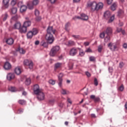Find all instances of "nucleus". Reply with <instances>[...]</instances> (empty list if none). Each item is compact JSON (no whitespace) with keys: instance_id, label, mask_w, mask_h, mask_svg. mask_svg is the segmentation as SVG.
Wrapping results in <instances>:
<instances>
[{"instance_id":"nucleus-1","label":"nucleus","mask_w":127,"mask_h":127,"mask_svg":"<svg viewBox=\"0 0 127 127\" xmlns=\"http://www.w3.org/2000/svg\"><path fill=\"white\" fill-rule=\"evenodd\" d=\"M104 6V4L102 2L97 3L96 1L89 2L87 3V7H90L91 11H98L102 9Z\"/></svg>"},{"instance_id":"nucleus-2","label":"nucleus","mask_w":127,"mask_h":127,"mask_svg":"<svg viewBox=\"0 0 127 127\" xmlns=\"http://www.w3.org/2000/svg\"><path fill=\"white\" fill-rule=\"evenodd\" d=\"M33 91L35 95H37V98L39 101H43L45 99V94L40 88L38 84L34 85Z\"/></svg>"},{"instance_id":"nucleus-3","label":"nucleus","mask_w":127,"mask_h":127,"mask_svg":"<svg viewBox=\"0 0 127 127\" xmlns=\"http://www.w3.org/2000/svg\"><path fill=\"white\" fill-rule=\"evenodd\" d=\"M45 38L48 43H49L50 44H52L54 42V37H53V34H52L47 33Z\"/></svg>"},{"instance_id":"nucleus-4","label":"nucleus","mask_w":127,"mask_h":127,"mask_svg":"<svg viewBox=\"0 0 127 127\" xmlns=\"http://www.w3.org/2000/svg\"><path fill=\"white\" fill-rule=\"evenodd\" d=\"M108 47H109L111 51H117V50L119 49V44L117 43H110L108 44Z\"/></svg>"},{"instance_id":"nucleus-5","label":"nucleus","mask_w":127,"mask_h":127,"mask_svg":"<svg viewBox=\"0 0 127 127\" xmlns=\"http://www.w3.org/2000/svg\"><path fill=\"white\" fill-rule=\"evenodd\" d=\"M39 1L38 0H34L32 2H29L27 3V7L29 9H33V6L34 5H37Z\"/></svg>"},{"instance_id":"nucleus-6","label":"nucleus","mask_w":127,"mask_h":127,"mask_svg":"<svg viewBox=\"0 0 127 127\" xmlns=\"http://www.w3.org/2000/svg\"><path fill=\"white\" fill-rule=\"evenodd\" d=\"M18 6H20V12H25L26 9H27V7L26 6L22 5V1H20L18 3Z\"/></svg>"},{"instance_id":"nucleus-7","label":"nucleus","mask_w":127,"mask_h":127,"mask_svg":"<svg viewBox=\"0 0 127 127\" xmlns=\"http://www.w3.org/2000/svg\"><path fill=\"white\" fill-rule=\"evenodd\" d=\"M78 49L79 48H72L69 51V55L70 56H75L78 54Z\"/></svg>"},{"instance_id":"nucleus-8","label":"nucleus","mask_w":127,"mask_h":127,"mask_svg":"<svg viewBox=\"0 0 127 127\" xmlns=\"http://www.w3.org/2000/svg\"><path fill=\"white\" fill-rule=\"evenodd\" d=\"M24 64L26 66H29V69H32L33 68V63L31 61L25 60L24 61Z\"/></svg>"},{"instance_id":"nucleus-9","label":"nucleus","mask_w":127,"mask_h":127,"mask_svg":"<svg viewBox=\"0 0 127 127\" xmlns=\"http://www.w3.org/2000/svg\"><path fill=\"white\" fill-rule=\"evenodd\" d=\"M63 76H64V74L63 73H60L59 75L58 76V81H59V86L60 87H62V82H63Z\"/></svg>"},{"instance_id":"nucleus-10","label":"nucleus","mask_w":127,"mask_h":127,"mask_svg":"<svg viewBox=\"0 0 127 127\" xmlns=\"http://www.w3.org/2000/svg\"><path fill=\"white\" fill-rule=\"evenodd\" d=\"M56 32V30L53 29V26H49L47 29V33L50 34H55Z\"/></svg>"},{"instance_id":"nucleus-11","label":"nucleus","mask_w":127,"mask_h":127,"mask_svg":"<svg viewBox=\"0 0 127 127\" xmlns=\"http://www.w3.org/2000/svg\"><path fill=\"white\" fill-rule=\"evenodd\" d=\"M15 77L14 75V73L10 72L7 74V79L8 81H10L11 80H13Z\"/></svg>"},{"instance_id":"nucleus-12","label":"nucleus","mask_w":127,"mask_h":127,"mask_svg":"<svg viewBox=\"0 0 127 127\" xmlns=\"http://www.w3.org/2000/svg\"><path fill=\"white\" fill-rule=\"evenodd\" d=\"M19 30L20 33H26V31H27V28L23 25L22 27H20Z\"/></svg>"},{"instance_id":"nucleus-13","label":"nucleus","mask_w":127,"mask_h":127,"mask_svg":"<svg viewBox=\"0 0 127 127\" xmlns=\"http://www.w3.org/2000/svg\"><path fill=\"white\" fill-rule=\"evenodd\" d=\"M106 35H111L113 33V29L111 27H108L105 31H104Z\"/></svg>"},{"instance_id":"nucleus-14","label":"nucleus","mask_w":127,"mask_h":127,"mask_svg":"<svg viewBox=\"0 0 127 127\" xmlns=\"http://www.w3.org/2000/svg\"><path fill=\"white\" fill-rule=\"evenodd\" d=\"M4 68L5 70H9L11 68V65L8 62H6L4 65Z\"/></svg>"},{"instance_id":"nucleus-15","label":"nucleus","mask_w":127,"mask_h":127,"mask_svg":"<svg viewBox=\"0 0 127 127\" xmlns=\"http://www.w3.org/2000/svg\"><path fill=\"white\" fill-rule=\"evenodd\" d=\"M6 42L8 45H12V44H13V42H14V41L13 40V39L10 38L7 39Z\"/></svg>"},{"instance_id":"nucleus-16","label":"nucleus","mask_w":127,"mask_h":127,"mask_svg":"<svg viewBox=\"0 0 127 127\" xmlns=\"http://www.w3.org/2000/svg\"><path fill=\"white\" fill-rule=\"evenodd\" d=\"M81 19L82 20H88L89 17L86 14L82 13L80 14Z\"/></svg>"},{"instance_id":"nucleus-17","label":"nucleus","mask_w":127,"mask_h":127,"mask_svg":"<svg viewBox=\"0 0 127 127\" xmlns=\"http://www.w3.org/2000/svg\"><path fill=\"white\" fill-rule=\"evenodd\" d=\"M21 26V24L19 22H16L14 25L15 29H19Z\"/></svg>"},{"instance_id":"nucleus-18","label":"nucleus","mask_w":127,"mask_h":127,"mask_svg":"<svg viewBox=\"0 0 127 127\" xmlns=\"http://www.w3.org/2000/svg\"><path fill=\"white\" fill-rule=\"evenodd\" d=\"M14 72L16 75H20L21 74V69H20V67H17L14 69Z\"/></svg>"},{"instance_id":"nucleus-19","label":"nucleus","mask_w":127,"mask_h":127,"mask_svg":"<svg viewBox=\"0 0 127 127\" xmlns=\"http://www.w3.org/2000/svg\"><path fill=\"white\" fill-rule=\"evenodd\" d=\"M62 66V63H57L56 64H55V71H56V70H57V69H59L60 68H61V67Z\"/></svg>"},{"instance_id":"nucleus-20","label":"nucleus","mask_w":127,"mask_h":127,"mask_svg":"<svg viewBox=\"0 0 127 127\" xmlns=\"http://www.w3.org/2000/svg\"><path fill=\"white\" fill-rule=\"evenodd\" d=\"M104 17L106 19L111 17V12L110 11H107L104 13Z\"/></svg>"},{"instance_id":"nucleus-21","label":"nucleus","mask_w":127,"mask_h":127,"mask_svg":"<svg viewBox=\"0 0 127 127\" xmlns=\"http://www.w3.org/2000/svg\"><path fill=\"white\" fill-rule=\"evenodd\" d=\"M61 93V94H62V95H69V94H70L69 91L66 90V89H64L63 88L62 89Z\"/></svg>"},{"instance_id":"nucleus-22","label":"nucleus","mask_w":127,"mask_h":127,"mask_svg":"<svg viewBox=\"0 0 127 127\" xmlns=\"http://www.w3.org/2000/svg\"><path fill=\"white\" fill-rule=\"evenodd\" d=\"M23 25L27 28L31 25V22L30 21H26L24 22Z\"/></svg>"},{"instance_id":"nucleus-23","label":"nucleus","mask_w":127,"mask_h":127,"mask_svg":"<svg viewBox=\"0 0 127 127\" xmlns=\"http://www.w3.org/2000/svg\"><path fill=\"white\" fill-rule=\"evenodd\" d=\"M40 44L41 46H43V47H47L48 46V44L44 40L42 41Z\"/></svg>"},{"instance_id":"nucleus-24","label":"nucleus","mask_w":127,"mask_h":127,"mask_svg":"<svg viewBox=\"0 0 127 127\" xmlns=\"http://www.w3.org/2000/svg\"><path fill=\"white\" fill-rule=\"evenodd\" d=\"M9 0H3V3L4 4V6L5 8H7L8 7V2Z\"/></svg>"},{"instance_id":"nucleus-25","label":"nucleus","mask_w":127,"mask_h":127,"mask_svg":"<svg viewBox=\"0 0 127 127\" xmlns=\"http://www.w3.org/2000/svg\"><path fill=\"white\" fill-rule=\"evenodd\" d=\"M33 35H34L33 34V33L31 31H29L27 34V38H29L30 39H31V38H32V37H33Z\"/></svg>"},{"instance_id":"nucleus-26","label":"nucleus","mask_w":127,"mask_h":127,"mask_svg":"<svg viewBox=\"0 0 127 127\" xmlns=\"http://www.w3.org/2000/svg\"><path fill=\"white\" fill-rule=\"evenodd\" d=\"M67 46H74L75 45V42L73 41H69L66 43Z\"/></svg>"},{"instance_id":"nucleus-27","label":"nucleus","mask_w":127,"mask_h":127,"mask_svg":"<svg viewBox=\"0 0 127 127\" xmlns=\"http://www.w3.org/2000/svg\"><path fill=\"white\" fill-rule=\"evenodd\" d=\"M17 51H19L20 53L21 54H25V50H23L22 48H20V47H19L17 49Z\"/></svg>"},{"instance_id":"nucleus-28","label":"nucleus","mask_w":127,"mask_h":127,"mask_svg":"<svg viewBox=\"0 0 127 127\" xmlns=\"http://www.w3.org/2000/svg\"><path fill=\"white\" fill-rule=\"evenodd\" d=\"M52 49L57 53V52H58V51H59L60 50V47L58 46H56L54 47Z\"/></svg>"},{"instance_id":"nucleus-29","label":"nucleus","mask_w":127,"mask_h":127,"mask_svg":"<svg viewBox=\"0 0 127 127\" xmlns=\"http://www.w3.org/2000/svg\"><path fill=\"white\" fill-rule=\"evenodd\" d=\"M111 40V38L110 37V35H107L104 39L105 42H109Z\"/></svg>"},{"instance_id":"nucleus-30","label":"nucleus","mask_w":127,"mask_h":127,"mask_svg":"<svg viewBox=\"0 0 127 127\" xmlns=\"http://www.w3.org/2000/svg\"><path fill=\"white\" fill-rule=\"evenodd\" d=\"M31 31L34 35H36L38 33V30L35 28H33Z\"/></svg>"},{"instance_id":"nucleus-31","label":"nucleus","mask_w":127,"mask_h":127,"mask_svg":"<svg viewBox=\"0 0 127 127\" xmlns=\"http://www.w3.org/2000/svg\"><path fill=\"white\" fill-rule=\"evenodd\" d=\"M11 11L13 14H15L16 12H17V8L16 7H13L11 9Z\"/></svg>"},{"instance_id":"nucleus-32","label":"nucleus","mask_w":127,"mask_h":127,"mask_svg":"<svg viewBox=\"0 0 127 127\" xmlns=\"http://www.w3.org/2000/svg\"><path fill=\"white\" fill-rule=\"evenodd\" d=\"M79 50V55L80 56H81V57L84 56V55H85V52H84L83 51H82V50H81L80 48H78Z\"/></svg>"},{"instance_id":"nucleus-33","label":"nucleus","mask_w":127,"mask_h":127,"mask_svg":"<svg viewBox=\"0 0 127 127\" xmlns=\"http://www.w3.org/2000/svg\"><path fill=\"white\" fill-rule=\"evenodd\" d=\"M117 3H114L111 7L112 10H116V8H117Z\"/></svg>"},{"instance_id":"nucleus-34","label":"nucleus","mask_w":127,"mask_h":127,"mask_svg":"<svg viewBox=\"0 0 127 127\" xmlns=\"http://www.w3.org/2000/svg\"><path fill=\"white\" fill-rule=\"evenodd\" d=\"M57 53L54 51L52 49H51L50 52V56H52L53 57L56 55Z\"/></svg>"},{"instance_id":"nucleus-35","label":"nucleus","mask_w":127,"mask_h":127,"mask_svg":"<svg viewBox=\"0 0 127 127\" xmlns=\"http://www.w3.org/2000/svg\"><path fill=\"white\" fill-rule=\"evenodd\" d=\"M7 17H8V15L7 13H5L4 14L2 15L3 21H5V20L7 19Z\"/></svg>"},{"instance_id":"nucleus-36","label":"nucleus","mask_w":127,"mask_h":127,"mask_svg":"<svg viewBox=\"0 0 127 127\" xmlns=\"http://www.w3.org/2000/svg\"><path fill=\"white\" fill-rule=\"evenodd\" d=\"M30 83H31V80H30V78H27L25 82V83L26 84V85H30Z\"/></svg>"},{"instance_id":"nucleus-37","label":"nucleus","mask_w":127,"mask_h":127,"mask_svg":"<svg viewBox=\"0 0 127 127\" xmlns=\"http://www.w3.org/2000/svg\"><path fill=\"white\" fill-rule=\"evenodd\" d=\"M18 103L20 105H25V104H26V102L24 100H19L18 101Z\"/></svg>"},{"instance_id":"nucleus-38","label":"nucleus","mask_w":127,"mask_h":127,"mask_svg":"<svg viewBox=\"0 0 127 127\" xmlns=\"http://www.w3.org/2000/svg\"><path fill=\"white\" fill-rule=\"evenodd\" d=\"M103 46L102 45H100L98 46V51L99 52V53H101L102 52V50H103Z\"/></svg>"},{"instance_id":"nucleus-39","label":"nucleus","mask_w":127,"mask_h":127,"mask_svg":"<svg viewBox=\"0 0 127 127\" xmlns=\"http://www.w3.org/2000/svg\"><path fill=\"white\" fill-rule=\"evenodd\" d=\"M124 14V11L123 10H119L118 12V16H122Z\"/></svg>"},{"instance_id":"nucleus-40","label":"nucleus","mask_w":127,"mask_h":127,"mask_svg":"<svg viewBox=\"0 0 127 127\" xmlns=\"http://www.w3.org/2000/svg\"><path fill=\"white\" fill-rule=\"evenodd\" d=\"M9 91H10L11 92H15L16 89L14 87L11 86L9 87Z\"/></svg>"},{"instance_id":"nucleus-41","label":"nucleus","mask_w":127,"mask_h":127,"mask_svg":"<svg viewBox=\"0 0 127 127\" xmlns=\"http://www.w3.org/2000/svg\"><path fill=\"white\" fill-rule=\"evenodd\" d=\"M115 20V15H113L112 16H111L110 18V19L108 21V22L109 23H111V22H113V21H114V20Z\"/></svg>"},{"instance_id":"nucleus-42","label":"nucleus","mask_w":127,"mask_h":127,"mask_svg":"<svg viewBox=\"0 0 127 127\" xmlns=\"http://www.w3.org/2000/svg\"><path fill=\"white\" fill-rule=\"evenodd\" d=\"M105 35H106V32L104 31L103 33H101L100 35V38H104Z\"/></svg>"},{"instance_id":"nucleus-43","label":"nucleus","mask_w":127,"mask_h":127,"mask_svg":"<svg viewBox=\"0 0 127 127\" xmlns=\"http://www.w3.org/2000/svg\"><path fill=\"white\" fill-rule=\"evenodd\" d=\"M124 85H121L119 88H118V90L119 91H121V92H123V91H124Z\"/></svg>"},{"instance_id":"nucleus-44","label":"nucleus","mask_w":127,"mask_h":127,"mask_svg":"<svg viewBox=\"0 0 127 127\" xmlns=\"http://www.w3.org/2000/svg\"><path fill=\"white\" fill-rule=\"evenodd\" d=\"M49 104L51 105H53L55 103V99H51L49 101Z\"/></svg>"},{"instance_id":"nucleus-45","label":"nucleus","mask_w":127,"mask_h":127,"mask_svg":"<svg viewBox=\"0 0 127 127\" xmlns=\"http://www.w3.org/2000/svg\"><path fill=\"white\" fill-rule=\"evenodd\" d=\"M49 83L50 84H51V85H55V81L52 80V79H51L49 81Z\"/></svg>"},{"instance_id":"nucleus-46","label":"nucleus","mask_w":127,"mask_h":127,"mask_svg":"<svg viewBox=\"0 0 127 127\" xmlns=\"http://www.w3.org/2000/svg\"><path fill=\"white\" fill-rule=\"evenodd\" d=\"M16 4V0H12L11 2V5H15Z\"/></svg>"},{"instance_id":"nucleus-47","label":"nucleus","mask_w":127,"mask_h":127,"mask_svg":"<svg viewBox=\"0 0 127 127\" xmlns=\"http://www.w3.org/2000/svg\"><path fill=\"white\" fill-rule=\"evenodd\" d=\"M73 19L74 20H76V19H81V16H80V17L79 16H75L73 17Z\"/></svg>"},{"instance_id":"nucleus-48","label":"nucleus","mask_w":127,"mask_h":127,"mask_svg":"<svg viewBox=\"0 0 127 127\" xmlns=\"http://www.w3.org/2000/svg\"><path fill=\"white\" fill-rule=\"evenodd\" d=\"M94 85L95 86H98V79L96 78H94Z\"/></svg>"},{"instance_id":"nucleus-49","label":"nucleus","mask_w":127,"mask_h":127,"mask_svg":"<svg viewBox=\"0 0 127 127\" xmlns=\"http://www.w3.org/2000/svg\"><path fill=\"white\" fill-rule=\"evenodd\" d=\"M85 52L87 53H92V50L90 48H88L85 50Z\"/></svg>"},{"instance_id":"nucleus-50","label":"nucleus","mask_w":127,"mask_h":127,"mask_svg":"<svg viewBox=\"0 0 127 127\" xmlns=\"http://www.w3.org/2000/svg\"><path fill=\"white\" fill-rule=\"evenodd\" d=\"M35 14L36 16H38V15H39V11H38L37 9H36L35 10Z\"/></svg>"},{"instance_id":"nucleus-51","label":"nucleus","mask_w":127,"mask_h":127,"mask_svg":"<svg viewBox=\"0 0 127 127\" xmlns=\"http://www.w3.org/2000/svg\"><path fill=\"white\" fill-rule=\"evenodd\" d=\"M22 113H23V109H18L17 111V114H22Z\"/></svg>"},{"instance_id":"nucleus-52","label":"nucleus","mask_w":127,"mask_h":127,"mask_svg":"<svg viewBox=\"0 0 127 127\" xmlns=\"http://www.w3.org/2000/svg\"><path fill=\"white\" fill-rule=\"evenodd\" d=\"M85 74L88 77H91V73H90V72H89L88 71H86Z\"/></svg>"},{"instance_id":"nucleus-53","label":"nucleus","mask_w":127,"mask_h":127,"mask_svg":"<svg viewBox=\"0 0 127 127\" xmlns=\"http://www.w3.org/2000/svg\"><path fill=\"white\" fill-rule=\"evenodd\" d=\"M72 37L75 38V39H79L80 38V36L79 35H72Z\"/></svg>"},{"instance_id":"nucleus-54","label":"nucleus","mask_w":127,"mask_h":127,"mask_svg":"<svg viewBox=\"0 0 127 127\" xmlns=\"http://www.w3.org/2000/svg\"><path fill=\"white\" fill-rule=\"evenodd\" d=\"M100 101V98L99 97H95V99H94V102L95 103H97V102H99Z\"/></svg>"},{"instance_id":"nucleus-55","label":"nucleus","mask_w":127,"mask_h":127,"mask_svg":"<svg viewBox=\"0 0 127 127\" xmlns=\"http://www.w3.org/2000/svg\"><path fill=\"white\" fill-rule=\"evenodd\" d=\"M95 58L94 57H90L89 58L90 61H95Z\"/></svg>"},{"instance_id":"nucleus-56","label":"nucleus","mask_w":127,"mask_h":127,"mask_svg":"<svg viewBox=\"0 0 127 127\" xmlns=\"http://www.w3.org/2000/svg\"><path fill=\"white\" fill-rule=\"evenodd\" d=\"M119 67L120 68H123V67H124V63H120L119 64Z\"/></svg>"},{"instance_id":"nucleus-57","label":"nucleus","mask_w":127,"mask_h":127,"mask_svg":"<svg viewBox=\"0 0 127 127\" xmlns=\"http://www.w3.org/2000/svg\"><path fill=\"white\" fill-rule=\"evenodd\" d=\"M108 4H111L113 2V0H107Z\"/></svg>"},{"instance_id":"nucleus-58","label":"nucleus","mask_w":127,"mask_h":127,"mask_svg":"<svg viewBox=\"0 0 127 127\" xmlns=\"http://www.w3.org/2000/svg\"><path fill=\"white\" fill-rule=\"evenodd\" d=\"M49 1H50L51 3H55L56 1H57V0H48Z\"/></svg>"},{"instance_id":"nucleus-59","label":"nucleus","mask_w":127,"mask_h":127,"mask_svg":"<svg viewBox=\"0 0 127 127\" xmlns=\"http://www.w3.org/2000/svg\"><path fill=\"white\" fill-rule=\"evenodd\" d=\"M109 71L110 73H113V67H109Z\"/></svg>"},{"instance_id":"nucleus-60","label":"nucleus","mask_w":127,"mask_h":127,"mask_svg":"<svg viewBox=\"0 0 127 127\" xmlns=\"http://www.w3.org/2000/svg\"><path fill=\"white\" fill-rule=\"evenodd\" d=\"M59 106L60 108H63V106H64V104L63 103H60L59 104Z\"/></svg>"},{"instance_id":"nucleus-61","label":"nucleus","mask_w":127,"mask_h":127,"mask_svg":"<svg viewBox=\"0 0 127 127\" xmlns=\"http://www.w3.org/2000/svg\"><path fill=\"white\" fill-rule=\"evenodd\" d=\"M12 20H16L17 19V16H14L12 17Z\"/></svg>"},{"instance_id":"nucleus-62","label":"nucleus","mask_w":127,"mask_h":127,"mask_svg":"<svg viewBox=\"0 0 127 127\" xmlns=\"http://www.w3.org/2000/svg\"><path fill=\"white\" fill-rule=\"evenodd\" d=\"M96 98V96L95 95H91L90 99H92V100H95Z\"/></svg>"},{"instance_id":"nucleus-63","label":"nucleus","mask_w":127,"mask_h":127,"mask_svg":"<svg viewBox=\"0 0 127 127\" xmlns=\"http://www.w3.org/2000/svg\"><path fill=\"white\" fill-rule=\"evenodd\" d=\"M39 43H40V42H39V41H38V40L36 41L35 42V45H38L39 44Z\"/></svg>"},{"instance_id":"nucleus-64","label":"nucleus","mask_w":127,"mask_h":127,"mask_svg":"<svg viewBox=\"0 0 127 127\" xmlns=\"http://www.w3.org/2000/svg\"><path fill=\"white\" fill-rule=\"evenodd\" d=\"M123 47H124V48H127V43H125L123 45Z\"/></svg>"}]
</instances>
